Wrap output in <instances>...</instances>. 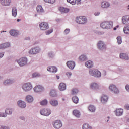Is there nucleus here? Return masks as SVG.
I'll return each instance as SVG.
<instances>
[{"instance_id": "44", "label": "nucleus", "mask_w": 129, "mask_h": 129, "mask_svg": "<svg viewBox=\"0 0 129 129\" xmlns=\"http://www.w3.org/2000/svg\"><path fill=\"white\" fill-rule=\"evenodd\" d=\"M44 2L45 3H48L49 4H54L56 2V0H44Z\"/></svg>"}, {"instance_id": "49", "label": "nucleus", "mask_w": 129, "mask_h": 129, "mask_svg": "<svg viewBox=\"0 0 129 129\" xmlns=\"http://www.w3.org/2000/svg\"><path fill=\"white\" fill-rule=\"evenodd\" d=\"M70 32V29H66L65 30H64V34H66V35H67V34H69V32Z\"/></svg>"}, {"instance_id": "39", "label": "nucleus", "mask_w": 129, "mask_h": 129, "mask_svg": "<svg viewBox=\"0 0 129 129\" xmlns=\"http://www.w3.org/2000/svg\"><path fill=\"white\" fill-rule=\"evenodd\" d=\"M83 129H92V128L89 124H84L83 125Z\"/></svg>"}, {"instance_id": "51", "label": "nucleus", "mask_w": 129, "mask_h": 129, "mask_svg": "<svg viewBox=\"0 0 129 129\" xmlns=\"http://www.w3.org/2000/svg\"><path fill=\"white\" fill-rule=\"evenodd\" d=\"M5 55V52H2L0 53V59L1 58H3L4 57V55Z\"/></svg>"}, {"instance_id": "22", "label": "nucleus", "mask_w": 129, "mask_h": 129, "mask_svg": "<svg viewBox=\"0 0 129 129\" xmlns=\"http://www.w3.org/2000/svg\"><path fill=\"white\" fill-rule=\"evenodd\" d=\"M122 113H123V109H117L116 110V115L117 116H120V115H122Z\"/></svg>"}, {"instance_id": "10", "label": "nucleus", "mask_w": 129, "mask_h": 129, "mask_svg": "<svg viewBox=\"0 0 129 129\" xmlns=\"http://www.w3.org/2000/svg\"><path fill=\"white\" fill-rule=\"evenodd\" d=\"M98 48L99 50H104V49H106V46L104 43L102 41H100L98 43Z\"/></svg>"}, {"instance_id": "60", "label": "nucleus", "mask_w": 129, "mask_h": 129, "mask_svg": "<svg viewBox=\"0 0 129 129\" xmlns=\"http://www.w3.org/2000/svg\"><path fill=\"white\" fill-rule=\"evenodd\" d=\"M17 22H20V19H17Z\"/></svg>"}, {"instance_id": "4", "label": "nucleus", "mask_w": 129, "mask_h": 129, "mask_svg": "<svg viewBox=\"0 0 129 129\" xmlns=\"http://www.w3.org/2000/svg\"><path fill=\"white\" fill-rule=\"evenodd\" d=\"M22 89L24 90V91H30L33 88V87L32 86V84L30 83H26L22 85Z\"/></svg>"}, {"instance_id": "37", "label": "nucleus", "mask_w": 129, "mask_h": 129, "mask_svg": "<svg viewBox=\"0 0 129 129\" xmlns=\"http://www.w3.org/2000/svg\"><path fill=\"white\" fill-rule=\"evenodd\" d=\"M79 59L80 61H86L87 57L85 55H82L79 57Z\"/></svg>"}, {"instance_id": "38", "label": "nucleus", "mask_w": 129, "mask_h": 129, "mask_svg": "<svg viewBox=\"0 0 129 129\" xmlns=\"http://www.w3.org/2000/svg\"><path fill=\"white\" fill-rule=\"evenodd\" d=\"M89 110L91 112H94V111H95V107H94L93 105H90L89 106Z\"/></svg>"}, {"instance_id": "57", "label": "nucleus", "mask_w": 129, "mask_h": 129, "mask_svg": "<svg viewBox=\"0 0 129 129\" xmlns=\"http://www.w3.org/2000/svg\"><path fill=\"white\" fill-rule=\"evenodd\" d=\"M56 78H57V79H60V76H56Z\"/></svg>"}, {"instance_id": "16", "label": "nucleus", "mask_w": 129, "mask_h": 129, "mask_svg": "<svg viewBox=\"0 0 129 129\" xmlns=\"http://www.w3.org/2000/svg\"><path fill=\"white\" fill-rule=\"evenodd\" d=\"M110 6L109 3L105 1L102 2L101 4V7L103 9H107V8H109Z\"/></svg>"}, {"instance_id": "45", "label": "nucleus", "mask_w": 129, "mask_h": 129, "mask_svg": "<svg viewBox=\"0 0 129 129\" xmlns=\"http://www.w3.org/2000/svg\"><path fill=\"white\" fill-rule=\"evenodd\" d=\"M5 113L6 114H12V110L11 109H6Z\"/></svg>"}, {"instance_id": "34", "label": "nucleus", "mask_w": 129, "mask_h": 129, "mask_svg": "<svg viewBox=\"0 0 129 129\" xmlns=\"http://www.w3.org/2000/svg\"><path fill=\"white\" fill-rule=\"evenodd\" d=\"M59 11L62 13H68V12H69V9L63 7H60Z\"/></svg>"}, {"instance_id": "28", "label": "nucleus", "mask_w": 129, "mask_h": 129, "mask_svg": "<svg viewBox=\"0 0 129 129\" xmlns=\"http://www.w3.org/2000/svg\"><path fill=\"white\" fill-rule=\"evenodd\" d=\"M26 100L27 101V102H33V100H34V99L33 98V97L31 95H28L26 98Z\"/></svg>"}, {"instance_id": "12", "label": "nucleus", "mask_w": 129, "mask_h": 129, "mask_svg": "<svg viewBox=\"0 0 129 129\" xmlns=\"http://www.w3.org/2000/svg\"><path fill=\"white\" fill-rule=\"evenodd\" d=\"M35 92H42L44 90V87L42 86L37 85L34 88Z\"/></svg>"}, {"instance_id": "17", "label": "nucleus", "mask_w": 129, "mask_h": 129, "mask_svg": "<svg viewBox=\"0 0 129 129\" xmlns=\"http://www.w3.org/2000/svg\"><path fill=\"white\" fill-rule=\"evenodd\" d=\"M47 71L52 73H56L57 72V68L55 67H49L47 68Z\"/></svg>"}, {"instance_id": "50", "label": "nucleus", "mask_w": 129, "mask_h": 129, "mask_svg": "<svg viewBox=\"0 0 129 129\" xmlns=\"http://www.w3.org/2000/svg\"><path fill=\"white\" fill-rule=\"evenodd\" d=\"M0 117H7V114L3 113H0Z\"/></svg>"}, {"instance_id": "1", "label": "nucleus", "mask_w": 129, "mask_h": 129, "mask_svg": "<svg viewBox=\"0 0 129 129\" xmlns=\"http://www.w3.org/2000/svg\"><path fill=\"white\" fill-rule=\"evenodd\" d=\"M100 27L102 29L107 30L113 28V22L112 21H105L101 23Z\"/></svg>"}, {"instance_id": "13", "label": "nucleus", "mask_w": 129, "mask_h": 129, "mask_svg": "<svg viewBox=\"0 0 129 129\" xmlns=\"http://www.w3.org/2000/svg\"><path fill=\"white\" fill-rule=\"evenodd\" d=\"M122 22L124 25H129V16H123Z\"/></svg>"}, {"instance_id": "48", "label": "nucleus", "mask_w": 129, "mask_h": 129, "mask_svg": "<svg viewBox=\"0 0 129 129\" xmlns=\"http://www.w3.org/2000/svg\"><path fill=\"white\" fill-rule=\"evenodd\" d=\"M40 76V74L37 73H34L32 74V77H39Z\"/></svg>"}, {"instance_id": "19", "label": "nucleus", "mask_w": 129, "mask_h": 129, "mask_svg": "<svg viewBox=\"0 0 129 129\" xmlns=\"http://www.w3.org/2000/svg\"><path fill=\"white\" fill-rule=\"evenodd\" d=\"M68 3H70L71 5H79L80 0H67Z\"/></svg>"}, {"instance_id": "63", "label": "nucleus", "mask_w": 129, "mask_h": 129, "mask_svg": "<svg viewBox=\"0 0 129 129\" xmlns=\"http://www.w3.org/2000/svg\"><path fill=\"white\" fill-rule=\"evenodd\" d=\"M108 118H109V117H108Z\"/></svg>"}, {"instance_id": "42", "label": "nucleus", "mask_w": 129, "mask_h": 129, "mask_svg": "<svg viewBox=\"0 0 129 129\" xmlns=\"http://www.w3.org/2000/svg\"><path fill=\"white\" fill-rule=\"evenodd\" d=\"M117 43H118V45H120V44H121V43H122V40H121V37L120 36H118L117 37Z\"/></svg>"}, {"instance_id": "15", "label": "nucleus", "mask_w": 129, "mask_h": 129, "mask_svg": "<svg viewBox=\"0 0 129 129\" xmlns=\"http://www.w3.org/2000/svg\"><path fill=\"white\" fill-rule=\"evenodd\" d=\"M0 4L6 7L11 4V0H0Z\"/></svg>"}, {"instance_id": "47", "label": "nucleus", "mask_w": 129, "mask_h": 129, "mask_svg": "<svg viewBox=\"0 0 129 129\" xmlns=\"http://www.w3.org/2000/svg\"><path fill=\"white\" fill-rule=\"evenodd\" d=\"M66 75L68 77V78H70L72 75V73L70 72H68L66 73Z\"/></svg>"}, {"instance_id": "33", "label": "nucleus", "mask_w": 129, "mask_h": 129, "mask_svg": "<svg viewBox=\"0 0 129 129\" xmlns=\"http://www.w3.org/2000/svg\"><path fill=\"white\" fill-rule=\"evenodd\" d=\"M17 13L18 11L17 10V8L16 7H13L12 8V16L16 17V16H17Z\"/></svg>"}, {"instance_id": "36", "label": "nucleus", "mask_w": 129, "mask_h": 129, "mask_svg": "<svg viewBox=\"0 0 129 129\" xmlns=\"http://www.w3.org/2000/svg\"><path fill=\"white\" fill-rule=\"evenodd\" d=\"M79 99H78V97L76 96H74L72 98V101L74 103L77 104L78 103Z\"/></svg>"}, {"instance_id": "21", "label": "nucleus", "mask_w": 129, "mask_h": 129, "mask_svg": "<svg viewBox=\"0 0 129 129\" xmlns=\"http://www.w3.org/2000/svg\"><path fill=\"white\" fill-rule=\"evenodd\" d=\"M10 45L9 43H5L0 45V49H6V48H9Z\"/></svg>"}, {"instance_id": "8", "label": "nucleus", "mask_w": 129, "mask_h": 129, "mask_svg": "<svg viewBox=\"0 0 129 129\" xmlns=\"http://www.w3.org/2000/svg\"><path fill=\"white\" fill-rule=\"evenodd\" d=\"M27 59L26 57H22L18 60V63L20 66H25L27 64Z\"/></svg>"}, {"instance_id": "6", "label": "nucleus", "mask_w": 129, "mask_h": 129, "mask_svg": "<svg viewBox=\"0 0 129 129\" xmlns=\"http://www.w3.org/2000/svg\"><path fill=\"white\" fill-rule=\"evenodd\" d=\"M109 89L112 92H113L114 93H115V94H117L118 93H119V90L116 87V86L113 85V84H111L110 86L109 87Z\"/></svg>"}, {"instance_id": "59", "label": "nucleus", "mask_w": 129, "mask_h": 129, "mask_svg": "<svg viewBox=\"0 0 129 129\" xmlns=\"http://www.w3.org/2000/svg\"><path fill=\"white\" fill-rule=\"evenodd\" d=\"M26 40H30V38L27 37Z\"/></svg>"}, {"instance_id": "61", "label": "nucleus", "mask_w": 129, "mask_h": 129, "mask_svg": "<svg viewBox=\"0 0 129 129\" xmlns=\"http://www.w3.org/2000/svg\"><path fill=\"white\" fill-rule=\"evenodd\" d=\"M119 26L117 25L116 28H119Z\"/></svg>"}, {"instance_id": "54", "label": "nucleus", "mask_w": 129, "mask_h": 129, "mask_svg": "<svg viewBox=\"0 0 129 129\" xmlns=\"http://www.w3.org/2000/svg\"><path fill=\"white\" fill-rule=\"evenodd\" d=\"M125 88H126L127 91L129 92V85H126Z\"/></svg>"}, {"instance_id": "56", "label": "nucleus", "mask_w": 129, "mask_h": 129, "mask_svg": "<svg viewBox=\"0 0 129 129\" xmlns=\"http://www.w3.org/2000/svg\"><path fill=\"white\" fill-rule=\"evenodd\" d=\"M21 119H22V120H24L25 118L24 117H20Z\"/></svg>"}, {"instance_id": "64", "label": "nucleus", "mask_w": 129, "mask_h": 129, "mask_svg": "<svg viewBox=\"0 0 129 129\" xmlns=\"http://www.w3.org/2000/svg\"><path fill=\"white\" fill-rule=\"evenodd\" d=\"M2 32H5V31H3Z\"/></svg>"}, {"instance_id": "58", "label": "nucleus", "mask_w": 129, "mask_h": 129, "mask_svg": "<svg viewBox=\"0 0 129 129\" xmlns=\"http://www.w3.org/2000/svg\"><path fill=\"white\" fill-rule=\"evenodd\" d=\"M113 30H114V31H115V30H116V27H114V28H113Z\"/></svg>"}, {"instance_id": "26", "label": "nucleus", "mask_w": 129, "mask_h": 129, "mask_svg": "<svg viewBox=\"0 0 129 129\" xmlns=\"http://www.w3.org/2000/svg\"><path fill=\"white\" fill-rule=\"evenodd\" d=\"M85 64H86V67H87L88 68H91L93 67V62H92V61L90 60L87 61L85 63Z\"/></svg>"}, {"instance_id": "30", "label": "nucleus", "mask_w": 129, "mask_h": 129, "mask_svg": "<svg viewBox=\"0 0 129 129\" xmlns=\"http://www.w3.org/2000/svg\"><path fill=\"white\" fill-rule=\"evenodd\" d=\"M50 95L52 97H56V96H57V92H56V90H52L50 91Z\"/></svg>"}, {"instance_id": "20", "label": "nucleus", "mask_w": 129, "mask_h": 129, "mask_svg": "<svg viewBox=\"0 0 129 129\" xmlns=\"http://www.w3.org/2000/svg\"><path fill=\"white\" fill-rule=\"evenodd\" d=\"M18 105L21 107V108H25L26 107V103L25 102L22 101H19L18 102Z\"/></svg>"}, {"instance_id": "24", "label": "nucleus", "mask_w": 129, "mask_h": 129, "mask_svg": "<svg viewBox=\"0 0 129 129\" xmlns=\"http://www.w3.org/2000/svg\"><path fill=\"white\" fill-rule=\"evenodd\" d=\"M10 34L11 36H13L14 37H16V36H18V35H19V33L18 32V31H17L15 30H11L10 31Z\"/></svg>"}, {"instance_id": "43", "label": "nucleus", "mask_w": 129, "mask_h": 129, "mask_svg": "<svg viewBox=\"0 0 129 129\" xmlns=\"http://www.w3.org/2000/svg\"><path fill=\"white\" fill-rule=\"evenodd\" d=\"M12 83V81L10 80H7L4 82V85H8V84H11Z\"/></svg>"}, {"instance_id": "55", "label": "nucleus", "mask_w": 129, "mask_h": 129, "mask_svg": "<svg viewBox=\"0 0 129 129\" xmlns=\"http://www.w3.org/2000/svg\"><path fill=\"white\" fill-rule=\"evenodd\" d=\"M100 14V13L99 12H96L95 13V16H99Z\"/></svg>"}, {"instance_id": "7", "label": "nucleus", "mask_w": 129, "mask_h": 129, "mask_svg": "<svg viewBox=\"0 0 129 129\" xmlns=\"http://www.w3.org/2000/svg\"><path fill=\"white\" fill-rule=\"evenodd\" d=\"M39 28L42 31H46L49 29V24L47 22H42L39 24Z\"/></svg>"}, {"instance_id": "25", "label": "nucleus", "mask_w": 129, "mask_h": 129, "mask_svg": "<svg viewBox=\"0 0 129 129\" xmlns=\"http://www.w3.org/2000/svg\"><path fill=\"white\" fill-rule=\"evenodd\" d=\"M120 58H121V59H123L124 60H128L129 59L128 56L125 53H121L120 54Z\"/></svg>"}, {"instance_id": "32", "label": "nucleus", "mask_w": 129, "mask_h": 129, "mask_svg": "<svg viewBox=\"0 0 129 129\" xmlns=\"http://www.w3.org/2000/svg\"><path fill=\"white\" fill-rule=\"evenodd\" d=\"M123 32L126 35H129V26H126L124 27Z\"/></svg>"}, {"instance_id": "35", "label": "nucleus", "mask_w": 129, "mask_h": 129, "mask_svg": "<svg viewBox=\"0 0 129 129\" xmlns=\"http://www.w3.org/2000/svg\"><path fill=\"white\" fill-rule=\"evenodd\" d=\"M36 9L38 13H42L44 11L43 8L40 5L37 6Z\"/></svg>"}, {"instance_id": "40", "label": "nucleus", "mask_w": 129, "mask_h": 129, "mask_svg": "<svg viewBox=\"0 0 129 129\" xmlns=\"http://www.w3.org/2000/svg\"><path fill=\"white\" fill-rule=\"evenodd\" d=\"M41 105H47L48 104V101L47 100H44L40 102Z\"/></svg>"}, {"instance_id": "53", "label": "nucleus", "mask_w": 129, "mask_h": 129, "mask_svg": "<svg viewBox=\"0 0 129 129\" xmlns=\"http://www.w3.org/2000/svg\"><path fill=\"white\" fill-rule=\"evenodd\" d=\"M125 109L128 110L129 109V105L128 104L125 105Z\"/></svg>"}, {"instance_id": "41", "label": "nucleus", "mask_w": 129, "mask_h": 129, "mask_svg": "<svg viewBox=\"0 0 129 129\" xmlns=\"http://www.w3.org/2000/svg\"><path fill=\"white\" fill-rule=\"evenodd\" d=\"M78 93V90L77 89H73L72 90V94L74 95Z\"/></svg>"}, {"instance_id": "23", "label": "nucleus", "mask_w": 129, "mask_h": 129, "mask_svg": "<svg viewBox=\"0 0 129 129\" xmlns=\"http://www.w3.org/2000/svg\"><path fill=\"white\" fill-rule=\"evenodd\" d=\"M108 99V98L106 95H103L101 98V101L102 103H105V102H107V100Z\"/></svg>"}, {"instance_id": "29", "label": "nucleus", "mask_w": 129, "mask_h": 129, "mask_svg": "<svg viewBox=\"0 0 129 129\" xmlns=\"http://www.w3.org/2000/svg\"><path fill=\"white\" fill-rule=\"evenodd\" d=\"M73 114L76 117H80V112L77 110H74L73 111Z\"/></svg>"}, {"instance_id": "11", "label": "nucleus", "mask_w": 129, "mask_h": 129, "mask_svg": "<svg viewBox=\"0 0 129 129\" xmlns=\"http://www.w3.org/2000/svg\"><path fill=\"white\" fill-rule=\"evenodd\" d=\"M40 48L37 47L31 49L29 51V54H38V52H40Z\"/></svg>"}, {"instance_id": "31", "label": "nucleus", "mask_w": 129, "mask_h": 129, "mask_svg": "<svg viewBox=\"0 0 129 129\" xmlns=\"http://www.w3.org/2000/svg\"><path fill=\"white\" fill-rule=\"evenodd\" d=\"M50 103L53 106H57V105H58V101L56 100H52L50 101Z\"/></svg>"}, {"instance_id": "27", "label": "nucleus", "mask_w": 129, "mask_h": 129, "mask_svg": "<svg viewBox=\"0 0 129 129\" xmlns=\"http://www.w3.org/2000/svg\"><path fill=\"white\" fill-rule=\"evenodd\" d=\"M90 88L92 89H98V85L95 83H92L90 85Z\"/></svg>"}, {"instance_id": "9", "label": "nucleus", "mask_w": 129, "mask_h": 129, "mask_svg": "<svg viewBox=\"0 0 129 129\" xmlns=\"http://www.w3.org/2000/svg\"><path fill=\"white\" fill-rule=\"evenodd\" d=\"M53 126L55 128H61L62 127V122H61V121L57 120L54 122Z\"/></svg>"}, {"instance_id": "14", "label": "nucleus", "mask_w": 129, "mask_h": 129, "mask_svg": "<svg viewBox=\"0 0 129 129\" xmlns=\"http://www.w3.org/2000/svg\"><path fill=\"white\" fill-rule=\"evenodd\" d=\"M67 65L70 69H74L75 67V62L73 61H69L67 62Z\"/></svg>"}, {"instance_id": "5", "label": "nucleus", "mask_w": 129, "mask_h": 129, "mask_svg": "<svg viewBox=\"0 0 129 129\" xmlns=\"http://www.w3.org/2000/svg\"><path fill=\"white\" fill-rule=\"evenodd\" d=\"M40 113L41 115L48 116L50 115L51 113H52V111L49 109H42L40 110Z\"/></svg>"}, {"instance_id": "46", "label": "nucleus", "mask_w": 129, "mask_h": 129, "mask_svg": "<svg viewBox=\"0 0 129 129\" xmlns=\"http://www.w3.org/2000/svg\"><path fill=\"white\" fill-rule=\"evenodd\" d=\"M53 29H49L45 32L46 35H50L51 33H53Z\"/></svg>"}, {"instance_id": "3", "label": "nucleus", "mask_w": 129, "mask_h": 129, "mask_svg": "<svg viewBox=\"0 0 129 129\" xmlns=\"http://www.w3.org/2000/svg\"><path fill=\"white\" fill-rule=\"evenodd\" d=\"M89 73L90 75L95 76V77H100L101 76V73L97 69H90Z\"/></svg>"}, {"instance_id": "2", "label": "nucleus", "mask_w": 129, "mask_h": 129, "mask_svg": "<svg viewBox=\"0 0 129 129\" xmlns=\"http://www.w3.org/2000/svg\"><path fill=\"white\" fill-rule=\"evenodd\" d=\"M76 22L77 24L83 25L87 23V18L85 16H80L76 18Z\"/></svg>"}, {"instance_id": "52", "label": "nucleus", "mask_w": 129, "mask_h": 129, "mask_svg": "<svg viewBox=\"0 0 129 129\" xmlns=\"http://www.w3.org/2000/svg\"><path fill=\"white\" fill-rule=\"evenodd\" d=\"M0 129H9L8 127L5 126H2L0 128Z\"/></svg>"}, {"instance_id": "62", "label": "nucleus", "mask_w": 129, "mask_h": 129, "mask_svg": "<svg viewBox=\"0 0 129 129\" xmlns=\"http://www.w3.org/2000/svg\"><path fill=\"white\" fill-rule=\"evenodd\" d=\"M37 16V14H35V17H36Z\"/></svg>"}, {"instance_id": "18", "label": "nucleus", "mask_w": 129, "mask_h": 129, "mask_svg": "<svg viewBox=\"0 0 129 129\" xmlns=\"http://www.w3.org/2000/svg\"><path fill=\"white\" fill-rule=\"evenodd\" d=\"M58 88L60 91H64L66 90V84L64 83H61L58 87Z\"/></svg>"}]
</instances>
